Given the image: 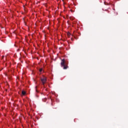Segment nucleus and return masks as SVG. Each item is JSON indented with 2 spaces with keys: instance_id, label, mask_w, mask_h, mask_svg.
<instances>
[{
  "instance_id": "obj_1",
  "label": "nucleus",
  "mask_w": 128,
  "mask_h": 128,
  "mask_svg": "<svg viewBox=\"0 0 128 128\" xmlns=\"http://www.w3.org/2000/svg\"><path fill=\"white\" fill-rule=\"evenodd\" d=\"M61 66L63 68L64 70H67L68 68V63L66 62V60L62 59L61 61Z\"/></svg>"
},
{
  "instance_id": "obj_2",
  "label": "nucleus",
  "mask_w": 128,
  "mask_h": 128,
  "mask_svg": "<svg viewBox=\"0 0 128 128\" xmlns=\"http://www.w3.org/2000/svg\"><path fill=\"white\" fill-rule=\"evenodd\" d=\"M40 80L43 86H44V84H46V78L44 77L43 78H41Z\"/></svg>"
},
{
  "instance_id": "obj_3",
  "label": "nucleus",
  "mask_w": 128,
  "mask_h": 128,
  "mask_svg": "<svg viewBox=\"0 0 128 128\" xmlns=\"http://www.w3.org/2000/svg\"><path fill=\"white\" fill-rule=\"evenodd\" d=\"M22 94H23V96H24V94H26V92L22 91Z\"/></svg>"
},
{
  "instance_id": "obj_4",
  "label": "nucleus",
  "mask_w": 128,
  "mask_h": 128,
  "mask_svg": "<svg viewBox=\"0 0 128 128\" xmlns=\"http://www.w3.org/2000/svg\"><path fill=\"white\" fill-rule=\"evenodd\" d=\"M67 34L68 36V37H70V32L67 33Z\"/></svg>"
},
{
  "instance_id": "obj_5",
  "label": "nucleus",
  "mask_w": 128,
  "mask_h": 128,
  "mask_svg": "<svg viewBox=\"0 0 128 128\" xmlns=\"http://www.w3.org/2000/svg\"><path fill=\"white\" fill-rule=\"evenodd\" d=\"M39 71L40 72H42V68H40Z\"/></svg>"
},
{
  "instance_id": "obj_6",
  "label": "nucleus",
  "mask_w": 128,
  "mask_h": 128,
  "mask_svg": "<svg viewBox=\"0 0 128 128\" xmlns=\"http://www.w3.org/2000/svg\"><path fill=\"white\" fill-rule=\"evenodd\" d=\"M36 92H38V90L36 89Z\"/></svg>"
},
{
  "instance_id": "obj_7",
  "label": "nucleus",
  "mask_w": 128,
  "mask_h": 128,
  "mask_svg": "<svg viewBox=\"0 0 128 128\" xmlns=\"http://www.w3.org/2000/svg\"><path fill=\"white\" fill-rule=\"evenodd\" d=\"M14 34H16V32H14Z\"/></svg>"
},
{
  "instance_id": "obj_8",
  "label": "nucleus",
  "mask_w": 128,
  "mask_h": 128,
  "mask_svg": "<svg viewBox=\"0 0 128 128\" xmlns=\"http://www.w3.org/2000/svg\"><path fill=\"white\" fill-rule=\"evenodd\" d=\"M104 4L106 5L108 4H106V2H104Z\"/></svg>"
},
{
  "instance_id": "obj_9",
  "label": "nucleus",
  "mask_w": 128,
  "mask_h": 128,
  "mask_svg": "<svg viewBox=\"0 0 128 128\" xmlns=\"http://www.w3.org/2000/svg\"><path fill=\"white\" fill-rule=\"evenodd\" d=\"M4 58V56H2V58Z\"/></svg>"
},
{
  "instance_id": "obj_10",
  "label": "nucleus",
  "mask_w": 128,
  "mask_h": 128,
  "mask_svg": "<svg viewBox=\"0 0 128 128\" xmlns=\"http://www.w3.org/2000/svg\"><path fill=\"white\" fill-rule=\"evenodd\" d=\"M16 78H17V79L18 78V77L17 76V77H16Z\"/></svg>"
},
{
  "instance_id": "obj_11",
  "label": "nucleus",
  "mask_w": 128,
  "mask_h": 128,
  "mask_svg": "<svg viewBox=\"0 0 128 128\" xmlns=\"http://www.w3.org/2000/svg\"><path fill=\"white\" fill-rule=\"evenodd\" d=\"M18 50H20V49H18Z\"/></svg>"
},
{
  "instance_id": "obj_12",
  "label": "nucleus",
  "mask_w": 128,
  "mask_h": 128,
  "mask_svg": "<svg viewBox=\"0 0 128 128\" xmlns=\"http://www.w3.org/2000/svg\"><path fill=\"white\" fill-rule=\"evenodd\" d=\"M36 88H38V86H36Z\"/></svg>"
},
{
  "instance_id": "obj_13",
  "label": "nucleus",
  "mask_w": 128,
  "mask_h": 128,
  "mask_svg": "<svg viewBox=\"0 0 128 128\" xmlns=\"http://www.w3.org/2000/svg\"><path fill=\"white\" fill-rule=\"evenodd\" d=\"M14 46H16V44H14Z\"/></svg>"
}]
</instances>
